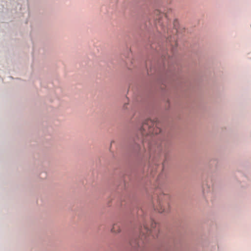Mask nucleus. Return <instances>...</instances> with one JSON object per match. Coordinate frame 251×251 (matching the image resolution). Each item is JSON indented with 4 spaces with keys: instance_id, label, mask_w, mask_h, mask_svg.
I'll use <instances>...</instances> for the list:
<instances>
[{
    "instance_id": "nucleus-1",
    "label": "nucleus",
    "mask_w": 251,
    "mask_h": 251,
    "mask_svg": "<svg viewBox=\"0 0 251 251\" xmlns=\"http://www.w3.org/2000/svg\"><path fill=\"white\" fill-rule=\"evenodd\" d=\"M160 124L157 121L147 119L143 123L139 130L140 136L141 138L144 150L146 147L148 148L150 154L149 161L151 163L156 164L162 151V143L156 142L152 137V134H157L161 132Z\"/></svg>"
},
{
    "instance_id": "nucleus-2",
    "label": "nucleus",
    "mask_w": 251,
    "mask_h": 251,
    "mask_svg": "<svg viewBox=\"0 0 251 251\" xmlns=\"http://www.w3.org/2000/svg\"><path fill=\"white\" fill-rule=\"evenodd\" d=\"M160 190L156 189L153 196L152 204L154 209L159 213H168L170 210V206L169 202V196L164 194L158 193Z\"/></svg>"
},
{
    "instance_id": "nucleus-3",
    "label": "nucleus",
    "mask_w": 251,
    "mask_h": 251,
    "mask_svg": "<svg viewBox=\"0 0 251 251\" xmlns=\"http://www.w3.org/2000/svg\"><path fill=\"white\" fill-rule=\"evenodd\" d=\"M150 222V228H149L148 225L146 224L144 225L143 227H141L140 229L139 239L136 243L137 246H140V242H144V240H145L148 237L149 238L150 235L153 238L157 237L159 229L156 227V224L152 220H151Z\"/></svg>"
},
{
    "instance_id": "nucleus-4",
    "label": "nucleus",
    "mask_w": 251,
    "mask_h": 251,
    "mask_svg": "<svg viewBox=\"0 0 251 251\" xmlns=\"http://www.w3.org/2000/svg\"><path fill=\"white\" fill-rule=\"evenodd\" d=\"M111 231L113 233H119L121 231L120 224L116 223L113 225L111 228Z\"/></svg>"
},
{
    "instance_id": "nucleus-5",
    "label": "nucleus",
    "mask_w": 251,
    "mask_h": 251,
    "mask_svg": "<svg viewBox=\"0 0 251 251\" xmlns=\"http://www.w3.org/2000/svg\"><path fill=\"white\" fill-rule=\"evenodd\" d=\"M167 41L170 42L171 46H174V45H175L176 46H177V43H176V41H175V38H174V42H172V43L171 42V41L169 39H168L167 40Z\"/></svg>"
},
{
    "instance_id": "nucleus-6",
    "label": "nucleus",
    "mask_w": 251,
    "mask_h": 251,
    "mask_svg": "<svg viewBox=\"0 0 251 251\" xmlns=\"http://www.w3.org/2000/svg\"><path fill=\"white\" fill-rule=\"evenodd\" d=\"M134 150L135 151H141V147L139 146L138 144H137V146H136L134 147Z\"/></svg>"
},
{
    "instance_id": "nucleus-7",
    "label": "nucleus",
    "mask_w": 251,
    "mask_h": 251,
    "mask_svg": "<svg viewBox=\"0 0 251 251\" xmlns=\"http://www.w3.org/2000/svg\"><path fill=\"white\" fill-rule=\"evenodd\" d=\"M127 105V103H125L124 106H123V108L124 109H126L127 108V107H126Z\"/></svg>"
},
{
    "instance_id": "nucleus-8",
    "label": "nucleus",
    "mask_w": 251,
    "mask_h": 251,
    "mask_svg": "<svg viewBox=\"0 0 251 251\" xmlns=\"http://www.w3.org/2000/svg\"><path fill=\"white\" fill-rule=\"evenodd\" d=\"M130 244H131V245L133 247H136V245H133L132 243H131Z\"/></svg>"
}]
</instances>
